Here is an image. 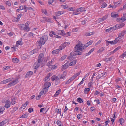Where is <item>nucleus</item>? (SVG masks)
<instances>
[{
  "label": "nucleus",
  "mask_w": 126,
  "mask_h": 126,
  "mask_svg": "<svg viewBox=\"0 0 126 126\" xmlns=\"http://www.w3.org/2000/svg\"><path fill=\"white\" fill-rule=\"evenodd\" d=\"M83 45L84 44H82L81 42H79L74 48V50L75 52L74 54L76 55H81V52L79 51H82L83 50Z\"/></svg>",
  "instance_id": "nucleus-1"
},
{
  "label": "nucleus",
  "mask_w": 126,
  "mask_h": 126,
  "mask_svg": "<svg viewBox=\"0 0 126 126\" xmlns=\"http://www.w3.org/2000/svg\"><path fill=\"white\" fill-rule=\"evenodd\" d=\"M12 80V78H10L8 79V82H9L8 83V87L15 85L18 82V81L17 79H15L13 80Z\"/></svg>",
  "instance_id": "nucleus-2"
},
{
  "label": "nucleus",
  "mask_w": 126,
  "mask_h": 126,
  "mask_svg": "<svg viewBox=\"0 0 126 126\" xmlns=\"http://www.w3.org/2000/svg\"><path fill=\"white\" fill-rule=\"evenodd\" d=\"M80 73V72H79L73 76L71 77L66 82L65 84H68L74 80L77 76H79Z\"/></svg>",
  "instance_id": "nucleus-3"
},
{
  "label": "nucleus",
  "mask_w": 126,
  "mask_h": 126,
  "mask_svg": "<svg viewBox=\"0 0 126 126\" xmlns=\"http://www.w3.org/2000/svg\"><path fill=\"white\" fill-rule=\"evenodd\" d=\"M48 39L47 36L46 35H45L40 38V42H42V44H44Z\"/></svg>",
  "instance_id": "nucleus-4"
},
{
  "label": "nucleus",
  "mask_w": 126,
  "mask_h": 126,
  "mask_svg": "<svg viewBox=\"0 0 126 126\" xmlns=\"http://www.w3.org/2000/svg\"><path fill=\"white\" fill-rule=\"evenodd\" d=\"M106 42H107L108 43H110L111 44H115L118 43H120V41L119 40L118 38H116L115 40L114 41H108L107 40Z\"/></svg>",
  "instance_id": "nucleus-5"
},
{
  "label": "nucleus",
  "mask_w": 126,
  "mask_h": 126,
  "mask_svg": "<svg viewBox=\"0 0 126 126\" xmlns=\"http://www.w3.org/2000/svg\"><path fill=\"white\" fill-rule=\"evenodd\" d=\"M44 58V57L43 54L41 53L38 56L37 61L42 63V62L43 61Z\"/></svg>",
  "instance_id": "nucleus-6"
},
{
  "label": "nucleus",
  "mask_w": 126,
  "mask_h": 126,
  "mask_svg": "<svg viewBox=\"0 0 126 126\" xmlns=\"http://www.w3.org/2000/svg\"><path fill=\"white\" fill-rule=\"evenodd\" d=\"M70 43V42H65L63 43L59 47L60 49L61 50L67 46L69 45Z\"/></svg>",
  "instance_id": "nucleus-7"
},
{
  "label": "nucleus",
  "mask_w": 126,
  "mask_h": 126,
  "mask_svg": "<svg viewBox=\"0 0 126 126\" xmlns=\"http://www.w3.org/2000/svg\"><path fill=\"white\" fill-rule=\"evenodd\" d=\"M42 63L37 61L34 64L33 67L34 69H36L38 68L42 64Z\"/></svg>",
  "instance_id": "nucleus-8"
},
{
  "label": "nucleus",
  "mask_w": 126,
  "mask_h": 126,
  "mask_svg": "<svg viewBox=\"0 0 126 126\" xmlns=\"http://www.w3.org/2000/svg\"><path fill=\"white\" fill-rule=\"evenodd\" d=\"M116 30V27L114 26L113 27H111L109 28L106 29L105 31V32H112L113 31Z\"/></svg>",
  "instance_id": "nucleus-9"
},
{
  "label": "nucleus",
  "mask_w": 126,
  "mask_h": 126,
  "mask_svg": "<svg viewBox=\"0 0 126 126\" xmlns=\"http://www.w3.org/2000/svg\"><path fill=\"white\" fill-rule=\"evenodd\" d=\"M67 75V73L66 72H63V73L60 76V79H64L65 78Z\"/></svg>",
  "instance_id": "nucleus-10"
},
{
  "label": "nucleus",
  "mask_w": 126,
  "mask_h": 126,
  "mask_svg": "<svg viewBox=\"0 0 126 126\" xmlns=\"http://www.w3.org/2000/svg\"><path fill=\"white\" fill-rule=\"evenodd\" d=\"M126 31H123L121 32L119 34L118 37L117 38H118V39H119V40L120 41V42H121V40L120 38H119V37H120L122 36H123L126 33Z\"/></svg>",
  "instance_id": "nucleus-11"
},
{
  "label": "nucleus",
  "mask_w": 126,
  "mask_h": 126,
  "mask_svg": "<svg viewBox=\"0 0 126 126\" xmlns=\"http://www.w3.org/2000/svg\"><path fill=\"white\" fill-rule=\"evenodd\" d=\"M5 107L6 108H8V105L7 103L6 104L5 107L2 106L0 107V113L2 112L5 110Z\"/></svg>",
  "instance_id": "nucleus-12"
},
{
  "label": "nucleus",
  "mask_w": 126,
  "mask_h": 126,
  "mask_svg": "<svg viewBox=\"0 0 126 126\" xmlns=\"http://www.w3.org/2000/svg\"><path fill=\"white\" fill-rule=\"evenodd\" d=\"M68 63L67 62V63H66L64 65L62 66L61 67V68L62 70H63L65 69L68 68Z\"/></svg>",
  "instance_id": "nucleus-13"
},
{
  "label": "nucleus",
  "mask_w": 126,
  "mask_h": 126,
  "mask_svg": "<svg viewBox=\"0 0 126 126\" xmlns=\"http://www.w3.org/2000/svg\"><path fill=\"white\" fill-rule=\"evenodd\" d=\"M22 39H20L19 40L16 42V47H18V45H19L20 46L22 45L23 44V43L22 42Z\"/></svg>",
  "instance_id": "nucleus-14"
},
{
  "label": "nucleus",
  "mask_w": 126,
  "mask_h": 126,
  "mask_svg": "<svg viewBox=\"0 0 126 126\" xmlns=\"http://www.w3.org/2000/svg\"><path fill=\"white\" fill-rule=\"evenodd\" d=\"M101 2V5L102 7L105 8L107 6V4L105 2H103V0H98Z\"/></svg>",
  "instance_id": "nucleus-15"
},
{
  "label": "nucleus",
  "mask_w": 126,
  "mask_h": 126,
  "mask_svg": "<svg viewBox=\"0 0 126 126\" xmlns=\"http://www.w3.org/2000/svg\"><path fill=\"white\" fill-rule=\"evenodd\" d=\"M61 50L59 47V49H56L52 51V53L53 54H57Z\"/></svg>",
  "instance_id": "nucleus-16"
},
{
  "label": "nucleus",
  "mask_w": 126,
  "mask_h": 126,
  "mask_svg": "<svg viewBox=\"0 0 126 126\" xmlns=\"http://www.w3.org/2000/svg\"><path fill=\"white\" fill-rule=\"evenodd\" d=\"M59 79V78L55 75L51 77V79L52 81L58 80Z\"/></svg>",
  "instance_id": "nucleus-17"
},
{
  "label": "nucleus",
  "mask_w": 126,
  "mask_h": 126,
  "mask_svg": "<svg viewBox=\"0 0 126 126\" xmlns=\"http://www.w3.org/2000/svg\"><path fill=\"white\" fill-rule=\"evenodd\" d=\"M28 103L29 102L28 101H26L24 104L22 105V107L20 108V109L21 110V109L22 108L23 109V110H24Z\"/></svg>",
  "instance_id": "nucleus-18"
},
{
  "label": "nucleus",
  "mask_w": 126,
  "mask_h": 126,
  "mask_svg": "<svg viewBox=\"0 0 126 126\" xmlns=\"http://www.w3.org/2000/svg\"><path fill=\"white\" fill-rule=\"evenodd\" d=\"M105 73L103 72L102 73L99 74L96 77V79H99L101 77H102L105 75Z\"/></svg>",
  "instance_id": "nucleus-19"
},
{
  "label": "nucleus",
  "mask_w": 126,
  "mask_h": 126,
  "mask_svg": "<svg viewBox=\"0 0 126 126\" xmlns=\"http://www.w3.org/2000/svg\"><path fill=\"white\" fill-rule=\"evenodd\" d=\"M33 72L32 71H29L27 72L25 76V77H30L33 74Z\"/></svg>",
  "instance_id": "nucleus-20"
},
{
  "label": "nucleus",
  "mask_w": 126,
  "mask_h": 126,
  "mask_svg": "<svg viewBox=\"0 0 126 126\" xmlns=\"http://www.w3.org/2000/svg\"><path fill=\"white\" fill-rule=\"evenodd\" d=\"M51 85V83L49 82H46L44 84L45 87L48 88Z\"/></svg>",
  "instance_id": "nucleus-21"
},
{
  "label": "nucleus",
  "mask_w": 126,
  "mask_h": 126,
  "mask_svg": "<svg viewBox=\"0 0 126 126\" xmlns=\"http://www.w3.org/2000/svg\"><path fill=\"white\" fill-rule=\"evenodd\" d=\"M85 10L84 9V8L83 7H81L79 8L77 10V11L78 12H81L83 11H85Z\"/></svg>",
  "instance_id": "nucleus-22"
},
{
  "label": "nucleus",
  "mask_w": 126,
  "mask_h": 126,
  "mask_svg": "<svg viewBox=\"0 0 126 126\" xmlns=\"http://www.w3.org/2000/svg\"><path fill=\"white\" fill-rule=\"evenodd\" d=\"M58 33L59 34L64 35L65 34V32L63 30H59L58 31Z\"/></svg>",
  "instance_id": "nucleus-23"
},
{
  "label": "nucleus",
  "mask_w": 126,
  "mask_h": 126,
  "mask_svg": "<svg viewBox=\"0 0 126 126\" xmlns=\"http://www.w3.org/2000/svg\"><path fill=\"white\" fill-rule=\"evenodd\" d=\"M76 63V60H74L70 62L69 63V65L70 66H74L75 65V64Z\"/></svg>",
  "instance_id": "nucleus-24"
},
{
  "label": "nucleus",
  "mask_w": 126,
  "mask_h": 126,
  "mask_svg": "<svg viewBox=\"0 0 126 126\" xmlns=\"http://www.w3.org/2000/svg\"><path fill=\"white\" fill-rule=\"evenodd\" d=\"M124 25V24L123 23H122L121 24H117L114 26L116 27V28H122Z\"/></svg>",
  "instance_id": "nucleus-25"
},
{
  "label": "nucleus",
  "mask_w": 126,
  "mask_h": 126,
  "mask_svg": "<svg viewBox=\"0 0 126 126\" xmlns=\"http://www.w3.org/2000/svg\"><path fill=\"white\" fill-rule=\"evenodd\" d=\"M120 20L122 22H123L125 20H126V15H123L122 18L120 19Z\"/></svg>",
  "instance_id": "nucleus-26"
},
{
  "label": "nucleus",
  "mask_w": 126,
  "mask_h": 126,
  "mask_svg": "<svg viewBox=\"0 0 126 126\" xmlns=\"http://www.w3.org/2000/svg\"><path fill=\"white\" fill-rule=\"evenodd\" d=\"M111 16L113 17H117L118 16V15L114 12H112L111 14Z\"/></svg>",
  "instance_id": "nucleus-27"
},
{
  "label": "nucleus",
  "mask_w": 126,
  "mask_h": 126,
  "mask_svg": "<svg viewBox=\"0 0 126 126\" xmlns=\"http://www.w3.org/2000/svg\"><path fill=\"white\" fill-rule=\"evenodd\" d=\"M42 44V42H40V41L38 42H37L36 43V45L38 46V47L40 48L42 45H43Z\"/></svg>",
  "instance_id": "nucleus-28"
},
{
  "label": "nucleus",
  "mask_w": 126,
  "mask_h": 126,
  "mask_svg": "<svg viewBox=\"0 0 126 126\" xmlns=\"http://www.w3.org/2000/svg\"><path fill=\"white\" fill-rule=\"evenodd\" d=\"M61 90L60 89H59V90L57 91L55 94H54V97H56L58 95H59L60 92H61Z\"/></svg>",
  "instance_id": "nucleus-29"
},
{
  "label": "nucleus",
  "mask_w": 126,
  "mask_h": 126,
  "mask_svg": "<svg viewBox=\"0 0 126 126\" xmlns=\"http://www.w3.org/2000/svg\"><path fill=\"white\" fill-rule=\"evenodd\" d=\"M16 101V100L15 98H12L11 100V103L12 105L14 104Z\"/></svg>",
  "instance_id": "nucleus-30"
},
{
  "label": "nucleus",
  "mask_w": 126,
  "mask_h": 126,
  "mask_svg": "<svg viewBox=\"0 0 126 126\" xmlns=\"http://www.w3.org/2000/svg\"><path fill=\"white\" fill-rule=\"evenodd\" d=\"M7 122V120H5L3 121L0 122V126H2Z\"/></svg>",
  "instance_id": "nucleus-31"
},
{
  "label": "nucleus",
  "mask_w": 126,
  "mask_h": 126,
  "mask_svg": "<svg viewBox=\"0 0 126 126\" xmlns=\"http://www.w3.org/2000/svg\"><path fill=\"white\" fill-rule=\"evenodd\" d=\"M90 90V89L89 88H85L84 90V92L85 94H86Z\"/></svg>",
  "instance_id": "nucleus-32"
},
{
  "label": "nucleus",
  "mask_w": 126,
  "mask_h": 126,
  "mask_svg": "<svg viewBox=\"0 0 126 126\" xmlns=\"http://www.w3.org/2000/svg\"><path fill=\"white\" fill-rule=\"evenodd\" d=\"M94 50V49L93 48H92L91 50H90L89 51V52H88V53L86 54L85 55L86 56H88V55H90L91 54V53L92 52H93Z\"/></svg>",
  "instance_id": "nucleus-33"
},
{
  "label": "nucleus",
  "mask_w": 126,
  "mask_h": 126,
  "mask_svg": "<svg viewBox=\"0 0 126 126\" xmlns=\"http://www.w3.org/2000/svg\"><path fill=\"white\" fill-rule=\"evenodd\" d=\"M57 68V66L55 65H51L49 67L50 70H51L52 69H55Z\"/></svg>",
  "instance_id": "nucleus-34"
},
{
  "label": "nucleus",
  "mask_w": 126,
  "mask_h": 126,
  "mask_svg": "<svg viewBox=\"0 0 126 126\" xmlns=\"http://www.w3.org/2000/svg\"><path fill=\"white\" fill-rule=\"evenodd\" d=\"M53 62V60H51V61H50L47 63V65L48 66L50 67L51 65L52 64Z\"/></svg>",
  "instance_id": "nucleus-35"
},
{
  "label": "nucleus",
  "mask_w": 126,
  "mask_h": 126,
  "mask_svg": "<svg viewBox=\"0 0 126 126\" xmlns=\"http://www.w3.org/2000/svg\"><path fill=\"white\" fill-rule=\"evenodd\" d=\"M105 49L104 47L101 48L97 51L98 53L104 51Z\"/></svg>",
  "instance_id": "nucleus-36"
},
{
  "label": "nucleus",
  "mask_w": 126,
  "mask_h": 126,
  "mask_svg": "<svg viewBox=\"0 0 126 126\" xmlns=\"http://www.w3.org/2000/svg\"><path fill=\"white\" fill-rule=\"evenodd\" d=\"M63 13V12L62 11H59L56 13V15L57 16H59Z\"/></svg>",
  "instance_id": "nucleus-37"
},
{
  "label": "nucleus",
  "mask_w": 126,
  "mask_h": 126,
  "mask_svg": "<svg viewBox=\"0 0 126 126\" xmlns=\"http://www.w3.org/2000/svg\"><path fill=\"white\" fill-rule=\"evenodd\" d=\"M12 61L15 63H17L18 62V59L15 58H13Z\"/></svg>",
  "instance_id": "nucleus-38"
},
{
  "label": "nucleus",
  "mask_w": 126,
  "mask_h": 126,
  "mask_svg": "<svg viewBox=\"0 0 126 126\" xmlns=\"http://www.w3.org/2000/svg\"><path fill=\"white\" fill-rule=\"evenodd\" d=\"M78 102L80 103H82L83 102V100L80 97L78 98L77 99Z\"/></svg>",
  "instance_id": "nucleus-39"
},
{
  "label": "nucleus",
  "mask_w": 126,
  "mask_h": 126,
  "mask_svg": "<svg viewBox=\"0 0 126 126\" xmlns=\"http://www.w3.org/2000/svg\"><path fill=\"white\" fill-rule=\"evenodd\" d=\"M50 79V78H49L48 76H47L44 79V80L45 81H48Z\"/></svg>",
  "instance_id": "nucleus-40"
},
{
  "label": "nucleus",
  "mask_w": 126,
  "mask_h": 126,
  "mask_svg": "<svg viewBox=\"0 0 126 126\" xmlns=\"http://www.w3.org/2000/svg\"><path fill=\"white\" fill-rule=\"evenodd\" d=\"M66 55H64L61 58L60 60V61H63L66 58Z\"/></svg>",
  "instance_id": "nucleus-41"
},
{
  "label": "nucleus",
  "mask_w": 126,
  "mask_h": 126,
  "mask_svg": "<svg viewBox=\"0 0 126 126\" xmlns=\"http://www.w3.org/2000/svg\"><path fill=\"white\" fill-rule=\"evenodd\" d=\"M124 121V120L123 118H121L119 120L120 123L121 125L123 124V123Z\"/></svg>",
  "instance_id": "nucleus-42"
},
{
  "label": "nucleus",
  "mask_w": 126,
  "mask_h": 126,
  "mask_svg": "<svg viewBox=\"0 0 126 126\" xmlns=\"http://www.w3.org/2000/svg\"><path fill=\"white\" fill-rule=\"evenodd\" d=\"M25 5L24 6H20L19 7V9L20 10H22L23 9H25Z\"/></svg>",
  "instance_id": "nucleus-43"
},
{
  "label": "nucleus",
  "mask_w": 126,
  "mask_h": 126,
  "mask_svg": "<svg viewBox=\"0 0 126 126\" xmlns=\"http://www.w3.org/2000/svg\"><path fill=\"white\" fill-rule=\"evenodd\" d=\"M93 34V33L92 32H87L86 33L85 35L86 36H90V35H92Z\"/></svg>",
  "instance_id": "nucleus-44"
},
{
  "label": "nucleus",
  "mask_w": 126,
  "mask_h": 126,
  "mask_svg": "<svg viewBox=\"0 0 126 126\" xmlns=\"http://www.w3.org/2000/svg\"><path fill=\"white\" fill-rule=\"evenodd\" d=\"M22 15V14H20L17 15V21H18V20L20 19L21 17V16Z\"/></svg>",
  "instance_id": "nucleus-45"
},
{
  "label": "nucleus",
  "mask_w": 126,
  "mask_h": 126,
  "mask_svg": "<svg viewBox=\"0 0 126 126\" xmlns=\"http://www.w3.org/2000/svg\"><path fill=\"white\" fill-rule=\"evenodd\" d=\"M8 82V79H7L5 80H4L2 81H1V84H5Z\"/></svg>",
  "instance_id": "nucleus-46"
},
{
  "label": "nucleus",
  "mask_w": 126,
  "mask_h": 126,
  "mask_svg": "<svg viewBox=\"0 0 126 126\" xmlns=\"http://www.w3.org/2000/svg\"><path fill=\"white\" fill-rule=\"evenodd\" d=\"M24 26V24H20L19 25V27L20 28L21 30H22V28H23V27Z\"/></svg>",
  "instance_id": "nucleus-47"
},
{
  "label": "nucleus",
  "mask_w": 126,
  "mask_h": 126,
  "mask_svg": "<svg viewBox=\"0 0 126 126\" xmlns=\"http://www.w3.org/2000/svg\"><path fill=\"white\" fill-rule=\"evenodd\" d=\"M70 33L71 32H67L66 33H65V34H64V35H65L66 37L70 36Z\"/></svg>",
  "instance_id": "nucleus-48"
},
{
  "label": "nucleus",
  "mask_w": 126,
  "mask_h": 126,
  "mask_svg": "<svg viewBox=\"0 0 126 126\" xmlns=\"http://www.w3.org/2000/svg\"><path fill=\"white\" fill-rule=\"evenodd\" d=\"M78 29H79L78 28H74L72 30V31L73 32H77L78 31Z\"/></svg>",
  "instance_id": "nucleus-49"
},
{
  "label": "nucleus",
  "mask_w": 126,
  "mask_h": 126,
  "mask_svg": "<svg viewBox=\"0 0 126 126\" xmlns=\"http://www.w3.org/2000/svg\"><path fill=\"white\" fill-rule=\"evenodd\" d=\"M38 51V49H35L33 51H32V52L33 54H34L37 52Z\"/></svg>",
  "instance_id": "nucleus-50"
},
{
  "label": "nucleus",
  "mask_w": 126,
  "mask_h": 126,
  "mask_svg": "<svg viewBox=\"0 0 126 126\" xmlns=\"http://www.w3.org/2000/svg\"><path fill=\"white\" fill-rule=\"evenodd\" d=\"M46 93L43 90L40 92V95H42L43 94H45Z\"/></svg>",
  "instance_id": "nucleus-51"
},
{
  "label": "nucleus",
  "mask_w": 126,
  "mask_h": 126,
  "mask_svg": "<svg viewBox=\"0 0 126 126\" xmlns=\"http://www.w3.org/2000/svg\"><path fill=\"white\" fill-rule=\"evenodd\" d=\"M93 84V82H90L88 84V86L89 87H92Z\"/></svg>",
  "instance_id": "nucleus-52"
},
{
  "label": "nucleus",
  "mask_w": 126,
  "mask_h": 126,
  "mask_svg": "<svg viewBox=\"0 0 126 126\" xmlns=\"http://www.w3.org/2000/svg\"><path fill=\"white\" fill-rule=\"evenodd\" d=\"M121 47V46H119L117 47L114 50L115 52H116L117 51L119 50V49Z\"/></svg>",
  "instance_id": "nucleus-53"
},
{
  "label": "nucleus",
  "mask_w": 126,
  "mask_h": 126,
  "mask_svg": "<svg viewBox=\"0 0 126 126\" xmlns=\"http://www.w3.org/2000/svg\"><path fill=\"white\" fill-rule=\"evenodd\" d=\"M55 0H48V2L49 4H51Z\"/></svg>",
  "instance_id": "nucleus-54"
},
{
  "label": "nucleus",
  "mask_w": 126,
  "mask_h": 126,
  "mask_svg": "<svg viewBox=\"0 0 126 126\" xmlns=\"http://www.w3.org/2000/svg\"><path fill=\"white\" fill-rule=\"evenodd\" d=\"M103 21L102 18H100L98 19L97 20V21L98 23H100Z\"/></svg>",
  "instance_id": "nucleus-55"
},
{
  "label": "nucleus",
  "mask_w": 126,
  "mask_h": 126,
  "mask_svg": "<svg viewBox=\"0 0 126 126\" xmlns=\"http://www.w3.org/2000/svg\"><path fill=\"white\" fill-rule=\"evenodd\" d=\"M62 8H63L64 9L67 8L68 7V6L67 5H62Z\"/></svg>",
  "instance_id": "nucleus-56"
},
{
  "label": "nucleus",
  "mask_w": 126,
  "mask_h": 126,
  "mask_svg": "<svg viewBox=\"0 0 126 126\" xmlns=\"http://www.w3.org/2000/svg\"><path fill=\"white\" fill-rule=\"evenodd\" d=\"M68 10H69L71 11H74L75 10L74 8L73 7L69 8L68 9Z\"/></svg>",
  "instance_id": "nucleus-57"
},
{
  "label": "nucleus",
  "mask_w": 126,
  "mask_h": 126,
  "mask_svg": "<svg viewBox=\"0 0 126 126\" xmlns=\"http://www.w3.org/2000/svg\"><path fill=\"white\" fill-rule=\"evenodd\" d=\"M108 16L107 15H106L104 16L102 18L103 21L106 20Z\"/></svg>",
  "instance_id": "nucleus-58"
},
{
  "label": "nucleus",
  "mask_w": 126,
  "mask_h": 126,
  "mask_svg": "<svg viewBox=\"0 0 126 126\" xmlns=\"http://www.w3.org/2000/svg\"><path fill=\"white\" fill-rule=\"evenodd\" d=\"M42 12L45 14H46L47 13V12L46 10L45 9H42Z\"/></svg>",
  "instance_id": "nucleus-59"
},
{
  "label": "nucleus",
  "mask_w": 126,
  "mask_h": 126,
  "mask_svg": "<svg viewBox=\"0 0 126 126\" xmlns=\"http://www.w3.org/2000/svg\"><path fill=\"white\" fill-rule=\"evenodd\" d=\"M57 124L59 126L60 125H61V123L60 121H57Z\"/></svg>",
  "instance_id": "nucleus-60"
},
{
  "label": "nucleus",
  "mask_w": 126,
  "mask_h": 126,
  "mask_svg": "<svg viewBox=\"0 0 126 126\" xmlns=\"http://www.w3.org/2000/svg\"><path fill=\"white\" fill-rule=\"evenodd\" d=\"M89 46V44H88V43H86L83 46V47H84V48H85L86 47H88Z\"/></svg>",
  "instance_id": "nucleus-61"
},
{
  "label": "nucleus",
  "mask_w": 126,
  "mask_h": 126,
  "mask_svg": "<svg viewBox=\"0 0 126 126\" xmlns=\"http://www.w3.org/2000/svg\"><path fill=\"white\" fill-rule=\"evenodd\" d=\"M103 60L105 61L106 62H108L110 61V59L109 58H106L103 59Z\"/></svg>",
  "instance_id": "nucleus-62"
},
{
  "label": "nucleus",
  "mask_w": 126,
  "mask_h": 126,
  "mask_svg": "<svg viewBox=\"0 0 126 126\" xmlns=\"http://www.w3.org/2000/svg\"><path fill=\"white\" fill-rule=\"evenodd\" d=\"M27 117V115L26 114H24L22 115L21 117V118H26Z\"/></svg>",
  "instance_id": "nucleus-63"
},
{
  "label": "nucleus",
  "mask_w": 126,
  "mask_h": 126,
  "mask_svg": "<svg viewBox=\"0 0 126 126\" xmlns=\"http://www.w3.org/2000/svg\"><path fill=\"white\" fill-rule=\"evenodd\" d=\"M121 3V2L120 1H119L118 2H116V5L115 7L117 6H118Z\"/></svg>",
  "instance_id": "nucleus-64"
}]
</instances>
